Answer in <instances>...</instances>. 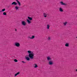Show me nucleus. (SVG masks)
<instances>
[{
  "mask_svg": "<svg viewBox=\"0 0 77 77\" xmlns=\"http://www.w3.org/2000/svg\"><path fill=\"white\" fill-rule=\"evenodd\" d=\"M16 2H17L19 6H21V4L20 3V2H19L18 0H17Z\"/></svg>",
  "mask_w": 77,
  "mask_h": 77,
  "instance_id": "9d476101",
  "label": "nucleus"
},
{
  "mask_svg": "<svg viewBox=\"0 0 77 77\" xmlns=\"http://www.w3.org/2000/svg\"><path fill=\"white\" fill-rule=\"evenodd\" d=\"M15 44L16 47H20V43L17 42L15 43Z\"/></svg>",
  "mask_w": 77,
  "mask_h": 77,
  "instance_id": "7ed1b4c3",
  "label": "nucleus"
},
{
  "mask_svg": "<svg viewBox=\"0 0 77 77\" xmlns=\"http://www.w3.org/2000/svg\"><path fill=\"white\" fill-rule=\"evenodd\" d=\"M76 38H77V37H76Z\"/></svg>",
  "mask_w": 77,
  "mask_h": 77,
  "instance_id": "a878e982",
  "label": "nucleus"
},
{
  "mask_svg": "<svg viewBox=\"0 0 77 77\" xmlns=\"http://www.w3.org/2000/svg\"><path fill=\"white\" fill-rule=\"evenodd\" d=\"M28 53L29 54V57L27 56L25 57V59L28 60V61L30 60V59H34V55H35V54H34L33 52L30 51H28Z\"/></svg>",
  "mask_w": 77,
  "mask_h": 77,
  "instance_id": "f257e3e1",
  "label": "nucleus"
},
{
  "mask_svg": "<svg viewBox=\"0 0 77 77\" xmlns=\"http://www.w3.org/2000/svg\"><path fill=\"white\" fill-rule=\"evenodd\" d=\"M60 3L61 5H66V4L63 3L62 2H60Z\"/></svg>",
  "mask_w": 77,
  "mask_h": 77,
  "instance_id": "423d86ee",
  "label": "nucleus"
},
{
  "mask_svg": "<svg viewBox=\"0 0 77 77\" xmlns=\"http://www.w3.org/2000/svg\"><path fill=\"white\" fill-rule=\"evenodd\" d=\"M15 9L16 10V11L18 10V8H19V7H17V6H16L15 7Z\"/></svg>",
  "mask_w": 77,
  "mask_h": 77,
  "instance_id": "dca6fc26",
  "label": "nucleus"
},
{
  "mask_svg": "<svg viewBox=\"0 0 77 77\" xmlns=\"http://www.w3.org/2000/svg\"><path fill=\"white\" fill-rule=\"evenodd\" d=\"M59 11L61 12H63V9L61 8H59Z\"/></svg>",
  "mask_w": 77,
  "mask_h": 77,
  "instance_id": "6e6552de",
  "label": "nucleus"
},
{
  "mask_svg": "<svg viewBox=\"0 0 77 77\" xmlns=\"http://www.w3.org/2000/svg\"><path fill=\"white\" fill-rule=\"evenodd\" d=\"M21 24H22V25H23V26H26V21H22L21 22Z\"/></svg>",
  "mask_w": 77,
  "mask_h": 77,
  "instance_id": "f03ea898",
  "label": "nucleus"
},
{
  "mask_svg": "<svg viewBox=\"0 0 77 77\" xmlns=\"http://www.w3.org/2000/svg\"><path fill=\"white\" fill-rule=\"evenodd\" d=\"M47 59L48 60H51V58L50 56H48L47 57Z\"/></svg>",
  "mask_w": 77,
  "mask_h": 77,
  "instance_id": "39448f33",
  "label": "nucleus"
},
{
  "mask_svg": "<svg viewBox=\"0 0 77 77\" xmlns=\"http://www.w3.org/2000/svg\"><path fill=\"white\" fill-rule=\"evenodd\" d=\"M48 40H50L51 39V38H50V37H49L48 38Z\"/></svg>",
  "mask_w": 77,
  "mask_h": 77,
  "instance_id": "5701e85b",
  "label": "nucleus"
},
{
  "mask_svg": "<svg viewBox=\"0 0 77 77\" xmlns=\"http://www.w3.org/2000/svg\"><path fill=\"white\" fill-rule=\"evenodd\" d=\"M3 15H6V13L5 12H4L3 13Z\"/></svg>",
  "mask_w": 77,
  "mask_h": 77,
  "instance_id": "aec40b11",
  "label": "nucleus"
},
{
  "mask_svg": "<svg viewBox=\"0 0 77 77\" xmlns=\"http://www.w3.org/2000/svg\"><path fill=\"white\" fill-rule=\"evenodd\" d=\"M28 20H30V21L32 20V18L30 17H28Z\"/></svg>",
  "mask_w": 77,
  "mask_h": 77,
  "instance_id": "4468645a",
  "label": "nucleus"
},
{
  "mask_svg": "<svg viewBox=\"0 0 77 77\" xmlns=\"http://www.w3.org/2000/svg\"><path fill=\"white\" fill-rule=\"evenodd\" d=\"M63 24H64V26H66V24H67V22H64L63 23Z\"/></svg>",
  "mask_w": 77,
  "mask_h": 77,
  "instance_id": "412c9836",
  "label": "nucleus"
},
{
  "mask_svg": "<svg viewBox=\"0 0 77 77\" xmlns=\"http://www.w3.org/2000/svg\"><path fill=\"white\" fill-rule=\"evenodd\" d=\"M11 5H17V3H16L15 2H13L11 4Z\"/></svg>",
  "mask_w": 77,
  "mask_h": 77,
  "instance_id": "9b49d317",
  "label": "nucleus"
},
{
  "mask_svg": "<svg viewBox=\"0 0 77 77\" xmlns=\"http://www.w3.org/2000/svg\"><path fill=\"white\" fill-rule=\"evenodd\" d=\"M47 29L48 30H50V25L48 24L47 26Z\"/></svg>",
  "mask_w": 77,
  "mask_h": 77,
  "instance_id": "1a4fd4ad",
  "label": "nucleus"
},
{
  "mask_svg": "<svg viewBox=\"0 0 77 77\" xmlns=\"http://www.w3.org/2000/svg\"><path fill=\"white\" fill-rule=\"evenodd\" d=\"M5 8H4L3 9H2V11H0V12H4V11H5Z\"/></svg>",
  "mask_w": 77,
  "mask_h": 77,
  "instance_id": "f3484780",
  "label": "nucleus"
},
{
  "mask_svg": "<svg viewBox=\"0 0 77 77\" xmlns=\"http://www.w3.org/2000/svg\"><path fill=\"white\" fill-rule=\"evenodd\" d=\"M19 74H20V72H18L16 74H15V76H17V75H18Z\"/></svg>",
  "mask_w": 77,
  "mask_h": 77,
  "instance_id": "6ab92c4d",
  "label": "nucleus"
},
{
  "mask_svg": "<svg viewBox=\"0 0 77 77\" xmlns=\"http://www.w3.org/2000/svg\"><path fill=\"white\" fill-rule=\"evenodd\" d=\"M14 61L15 62H18V60H17L15 59L14 60Z\"/></svg>",
  "mask_w": 77,
  "mask_h": 77,
  "instance_id": "4be33fe9",
  "label": "nucleus"
},
{
  "mask_svg": "<svg viewBox=\"0 0 77 77\" xmlns=\"http://www.w3.org/2000/svg\"><path fill=\"white\" fill-rule=\"evenodd\" d=\"M49 65H52L53 64V61H50L49 62Z\"/></svg>",
  "mask_w": 77,
  "mask_h": 77,
  "instance_id": "f8f14e48",
  "label": "nucleus"
},
{
  "mask_svg": "<svg viewBox=\"0 0 77 77\" xmlns=\"http://www.w3.org/2000/svg\"><path fill=\"white\" fill-rule=\"evenodd\" d=\"M43 14L44 17H45V18H46V17H47V14L44 13Z\"/></svg>",
  "mask_w": 77,
  "mask_h": 77,
  "instance_id": "ddd939ff",
  "label": "nucleus"
},
{
  "mask_svg": "<svg viewBox=\"0 0 77 77\" xmlns=\"http://www.w3.org/2000/svg\"><path fill=\"white\" fill-rule=\"evenodd\" d=\"M26 21H27L28 24H30L31 23V21L29 19H26Z\"/></svg>",
  "mask_w": 77,
  "mask_h": 77,
  "instance_id": "0eeeda50",
  "label": "nucleus"
},
{
  "mask_svg": "<svg viewBox=\"0 0 77 77\" xmlns=\"http://www.w3.org/2000/svg\"><path fill=\"white\" fill-rule=\"evenodd\" d=\"M15 31H17V29H15Z\"/></svg>",
  "mask_w": 77,
  "mask_h": 77,
  "instance_id": "b1692460",
  "label": "nucleus"
},
{
  "mask_svg": "<svg viewBox=\"0 0 77 77\" xmlns=\"http://www.w3.org/2000/svg\"><path fill=\"white\" fill-rule=\"evenodd\" d=\"M22 62H23V63H25V62H24V61H23Z\"/></svg>",
  "mask_w": 77,
  "mask_h": 77,
  "instance_id": "393cba45",
  "label": "nucleus"
},
{
  "mask_svg": "<svg viewBox=\"0 0 77 77\" xmlns=\"http://www.w3.org/2000/svg\"><path fill=\"white\" fill-rule=\"evenodd\" d=\"M33 67H34L35 68H37L38 67V65H37V64H34L33 65Z\"/></svg>",
  "mask_w": 77,
  "mask_h": 77,
  "instance_id": "20e7f679",
  "label": "nucleus"
},
{
  "mask_svg": "<svg viewBox=\"0 0 77 77\" xmlns=\"http://www.w3.org/2000/svg\"><path fill=\"white\" fill-rule=\"evenodd\" d=\"M66 47H69V44L67 43H66L65 45Z\"/></svg>",
  "mask_w": 77,
  "mask_h": 77,
  "instance_id": "a211bd4d",
  "label": "nucleus"
},
{
  "mask_svg": "<svg viewBox=\"0 0 77 77\" xmlns=\"http://www.w3.org/2000/svg\"><path fill=\"white\" fill-rule=\"evenodd\" d=\"M29 39H33V38H35V36L34 35H32V37H29Z\"/></svg>",
  "mask_w": 77,
  "mask_h": 77,
  "instance_id": "2eb2a0df",
  "label": "nucleus"
}]
</instances>
